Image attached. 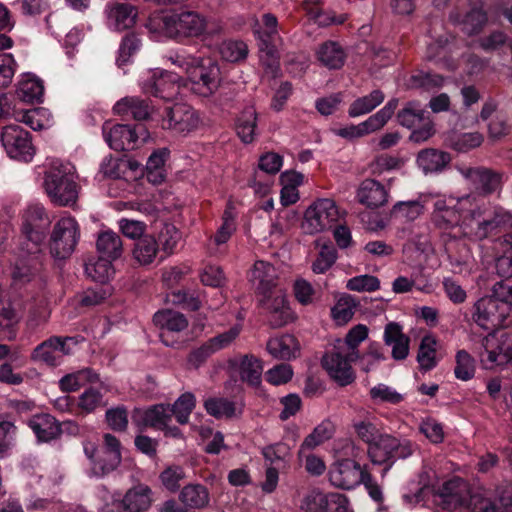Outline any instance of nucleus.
Returning <instances> with one entry per match:
<instances>
[{
  "label": "nucleus",
  "mask_w": 512,
  "mask_h": 512,
  "mask_svg": "<svg viewBox=\"0 0 512 512\" xmlns=\"http://www.w3.org/2000/svg\"><path fill=\"white\" fill-rule=\"evenodd\" d=\"M121 463V454H110L101 450L97 459L93 461L91 471L97 477H103L114 471Z\"/></svg>",
  "instance_id": "603ef678"
},
{
  "label": "nucleus",
  "mask_w": 512,
  "mask_h": 512,
  "mask_svg": "<svg viewBox=\"0 0 512 512\" xmlns=\"http://www.w3.org/2000/svg\"><path fill=\"white\" fill-rule=\"evenodd\" d=\"M188 79L195 93L204 97L212 95L220 84L218 63L210 58L199 57L197 64L191 69Z\"/></svg>",
  "instance_id": "f8f14e48"
},
{
  "label": "nucleus",
  "mask_w": 512,
  "mask_h": 512,
  "mask_svg": "<svg viewBox=\"0 0 512 512\" xmlns=\"http://www.w3.org/2000/svg\"><path fill=\"white\" fill-rule=\"evenodd\" d=\"M220 54L228 62H239L246 59L248 46L240 40H228L221 44Z\"/></svg>",
  "instance_id": "bf43d9fd"
},
{
  "label": "nucleus",
  "mask_w": 512,
  "mask_h": 512,
  "mask_svg": "<svg viewBox=\"0 0 512 512\" xmlns=\"http://www.w3.org/2000/svg\"><path fill=\"white\" fill-rule=\"evenodd\" d=\"M43 91L44 87L41 80L34 76L26 75L18 84L17 95L25 102H34L40 100Z\"/></svg>",
  "instance_id": "de8ad7c7"
},
{
  "label": "nucleus",
  "mask_w": 512,
  "mask_h": 512,
  "mask_svg": "<svg viewBox=\"0 0 512 512\" xmlns=\"http://www.w3.org/2000/svg\"><path fill=\"white\" fill-rule=\"evenodd\" d=\"M449 18L452 23L460 25L462 31L469 36L478 34L487 23V14L482 6L472 7L464 15L453 12Z\"/></svg>",
  "instance_id": "bb28decb"
},
{
  "label": "nucleus",
  "mask_w": 512,
  "mask_h": 512,
  "mask_svg": "<svg viewBox=\"0 0 512 512\" xmlns=\"http://www.w3.org/2000/svg\"><path fill=\"white\" fill-rule=\"evenodd\" d=\"M502 345L498 332L489 333L481 340V350L479 351L480 362L485 369H493L502 365Z\"/></svg>",
  "instance_id": "473e14b6"
},
{
  "label": "nucleus",
  "mask_w": 512,
  "mask_h": 512,
  "mask_svg": "<svg viewBox=\"0 0 512 512\" xmlns=\"http://www.w3.org/2000/svg\"><path fill=\"white\" fill-rule=\"evenodd\" d=\"M237 135L244 143H251L257 135V113L253 106L246 107L236 120Z\"/></svg>",
  "instance_id": "a19ab883"
},
{
  "label": "nucleus",
  "mask_w": 512,
  "mask_h": 512,
  "mask_svg": "<svg viewBox=\"0 0 512 512\" xmlns=\"http://www.w3.org/2000/svg\"><path fill=\"white\" fill-rule=\"evenodd\" d=\"M142 90L163 100H172L180 94V77L172 72L153 73L142 83Z\"/></svg>",
  "instance_id": "4be33fe9"
},
{
  "label": "nucleus",
  "mask_w": 512,
  "mask_h": 512,
  "mask_svg": "<svg viewBox=\"0 0 512 512\" xmlns=\"http://www.w3.org/2000/svg\"><path fill=\"white\" fill-rule=\"evenodd\" d=\"M450 161L449 153L434 148L421 150L416 159L418 167L425 174L442 172Z\"/></svg>",
  "instance_id": "2f4dec72"
},
{
  "label": "nucleus",
  "mask_w": 512,
  "mask_h": 512,
  "mask_svg": "<svg viewBox=\"0 0 512 512\" xmlns=\"http://www.w3.org/2000/svg\"><path fill=\"white\" fill-rule=\"evenodd\" d=\"M106 405L107 402L104 400L103 394L93 387L86 389L78 399V407L86 414Z\"/></svg>",
  "instance_id": "680f3d73"
},
{
  "label": "nucleus",
  "mask_w": 512,
  "mask_h": 512,
  "mask_svg": "<svg viewBox=\"0 0 512 512\" xmlns=\"http://www.w3.org/2000/svg\"><path fill=\"white\" fill-rule=\"evenodd\" d=\"M473 491L467 481L459 477H453L445 481L438 489L436 496L439 498V504L445 509H456L465 507Z\"/></svg>",
  "instance_id": "f3484780"
},
{
  "label": "nucleus",
  "mask_w": 512,
  "mask_h": 512,
  "mask_svg": "<svg viewBox=\"0 0 512 512\" xmlns=\"http://www.w3.org/2000/svg\"><path fill=\"white\" fill-rule=\"evenodd\" d=\"M172 416L173 411L170 409V405L156 404L145 410L135 409L132 414V422L140 431L147 427L161 430L166 428Z\"/></svg>",
  "instance_id": "5701e85b"
},
{
  "label": "nucleus",
  "mask_w": 512,
  "mask_h": 512,
  "mask_svg": "<svg viewBox=\"0 0 512 512\" xmlns=\"http://www.w3.org/2000/svg\"><path fill=\"white\" fill-rule=\"evenodd\" d=\"M384 343L392 348L394 360H404L409 354V338L402 332L399 324L388 323L383 335Z\"/></svg>",
  "instance_id": "c85d7f7f"
},
{
  "label": "nucleus",
  "mask_w": 512,
  "mask_h": 512,
  "mask_svg": "<svg viewBox=\"0 0 512 512\" xmlns=\"http://www.w3.org/2000/svg\"><path fill=\"white\" fill-rule=\"evenodd\" d=\"M397 106L398 99L393 98L389 100L382 109L371 115L364 122H361L358 125H351L349 127L342 128L337 134L343 138L352 139L363 137L372 132L378 131L391 119Z\"/></svg>",
  "instance_id": "2eb2a0df"
},
{
  "label": "nucleus",
  "mask_w": 512,
  "mask_h": 512,
  "mask_svg": "<svg viewBox=\"0 0 512 512\" xmlns=\"http://www.w3.org/2000/svg\"><path fill=\"white\" fill-rule=\"evenodd\" d=\"M178 500L188 512H195L208 506L210 497L208 489L201 484H188L182 488Z\"/></svg>",
  "instance_id": "7c9ffc66"
},
{
  "label": "nucleus",
  "mask_w": 512,
  "mask_h": 512,
  "mask_svg": "<svg viewBox=\"0 0 512 512\" xmlns=\"http://www.w3.org/2000/svg\"><path fill=\"white\" fill-rule=\"evenodd\" d=\"M204 407L208 414L216 418H230L235 415V403L226 398H209L205 401Z\"/></svg>",
  "instance_id": "13d9d810"
},
{
  "label": "nucleus",
  "mask_w": 512,
  "mask_h": 512,
  "mask_svg": "<svg viewBox=\"0 0 512 512\" xmlns=\"http://www.w3.org/2000/svg\"><path fill=\"white\" fill-rule=\"evenodd\" d=\"M337 250L332 244H323L312 263V271L316 274L327 272L337 260Z\"/></svg>",
  "instance_id": "4d7b16f0"
},
{
  "label": "nucleus",
  "mask_w": 512,
  "mask_h": 512,
  "mask_svg": "<svg viewBox=\"0 0 512 512\" xmlns=\"http://www.w3.org/2000/svg\"><path fill=\"white\" fill-rule=\"evenodd\" d=\"M112 261L100 255L97 259L90 260L85 264V273L93 281L105 283L114 274Z\"/></svg>",
  "instance_id": "a18cd8bd"
},
{
  "label": "nucleus",
  "mask_w": 512,
  "mask_h": 512,
  "mask_svg": "<svg viewBox=\"0 0 512 512\" xmlns=\"http://www.w3.org/2000/svg\"><path fill=\"white\" fill-rule=\"evenodd\" d=\"M80 239V226L70 215L61 217L54 225L49 239V250L56 259H67Z\"/></svg>",
  "instance_id": "0eeeda50"
},
{
  "label": "nucleus",
  "mask_w": 512,
  "mask_h": 512,
  "mask_svg": "<svg viewBox=\"0 0 512 512\" xmlns=\"http://www.w3.org/2000/svg\"><path fill=\"white\" fill-rule=\"evenodd\" d=\"M122 507L129 512H144L152 504V490L146 484H137L125 493Z\"/></svg>",
  "instance_id": "cd10ccee"
},
{
  "label": "nucleus",
  "mask_w": 512,
  "mask_h": 512,
  "mask_svg": "<svg viewBox=\"0 0 512 512\" xmlns=\"http://www.w3.org/2000/svg\"><path fill=\"white\" fill-rule=\"evenodd\" d=\"M356 197L362 205L376 209L388 202L389 192L379 181L368 178L359 185Z\"/></svg>",
  "instance_id": "a878e982"
},
{
  "label": "nucleus",
  "mask_w": 512,
  "mask_h": 512,
  "mask_svg": "<svg viewBox=\"0 0 512 512\" xmlns=\"http://www.w3.org/2000/svg\"><path fill=\"white\" fill-rule=\"evenodd\" d=\"M445 252L448 256L451 270L456 274H468L474 267V257L469 245L458 239V233H445L442 236Z\"/></svg>",
  "instance_id": "4468645a"
},
{
  "label": "nucleus",
  "mask_w": 512,
  "mask_h": 512,
  "mask_svg": "<svg viewBox=\"0 0 512 512\" xmlns=\"http://www.w3.org/2000/svg\"><path fill=\"white\" fill-rule=\"evenodd\" d=\"M77 343L74 337L52 336L33 349L31 360L49 367L59 366L63 357L72 353L71 344L76 346Z\"/></svg>",
  "instance_id": "9b49d317"
},
{
  "label": "nucleus",
  "mask_w": 512,
  "mask_h": 512,
  "mask_svg": "<svg viewBox=\"0 0 512 512\" xmlns=\"http://www.w3.org/2000/svg\"><path fill=\"white\" fill-rule=\"evenodd\" d=\"M475 200L474 194H466L461 197L427 194L423 201H432L431 223L442 231V237L445 233L457 232L462 215L469 207L473 206Z\"/></svg>",
  "instance_id": "f03ea898"
},
{
  "label": "nucleus",
  "mask_w": 512,
  "mask_h": 512,
  "mask_svg": "<svg viewBox=\"0 0 512 512\" xmlns=\"http://www.w3.org/2000/svg\"><path fill=\"white\" fill-rule=\"evenodd\" d=\"M317 59L328 69H339L344 65L345 52L342 47L334 41H326L317 49Z\"/></svg>",
  "instance_id": "ea45409f"
},
{
  "label": "nucleus",
  "mask_w": 512,
  "mask_h": 512,
  "mask_svg": "<svg viewBox=\"0 0 512 512\" xmlns=\"http://www.w3.org/2000/svg\"><path fill=\"white\" fill-rule=\"evenodd\" d=\"M454 374L457 379L462 381H467L474 377L475 360L466 350H459L457 352Z\"/></svg>",
  "instance_id": "0e129e2a"
},
{
  "label": "nucleus",
  "mask_w": 512,
  "mask_h": 512,
  "mask_svg": "<svg viewBox=\"0 0 512 512\" xmlns=\"http://www.w3.org/2000/svg\"><path fill=\"white\" fill-rule=\"evenodd\" d=\"M339 216V209L334 200L318 199L306 209L301 227L307 234H316L330 229L338 221Z\"/></svg>",
  "instance_id": "1a4fd4ad"
},
{
  "label": "nucleus",
  "mask_w": 512,
  "mask_h": 512,
  "mask_svg": "<svg viewBox=\"0 0 512 512\" xmlns=\"http://www.w3.org/2000/svg\"><path fill=\"white\" fill-rule=\"evenodd\" d=\"M151 23L165 35L175 39L199 37L208 25L206 18L196 11L159 15L154 17Z\"/></svg>",
  "instance_id": "39448f33"
},
{
  "label": "nucleus",
  "mask_w": 512,
  "mask_h": 512,
  "mask_svg": "<svg viewBox=\"0 0 512 512\" xmlns=\"http://www.w3.org/2000/svg\"><path fill=\"white\" fill-rule=\"evenodd\" d=\"M357 359L350 358L347 351L335 345L334 350L323 357L322 364L331 378L339 385L346 386L355 379L351 363Z\"/></svg>",
  "instance_id": "dca6fc26"
},
{
  "label": "nucleus",
  "mask_w": 512,
  "mask_h": 512,
  "mask_svg": "<svg viewBox=\"0 0 512 512\" xmlns=\"http://www.w3.org/2000/svg\"><path fill=\"white\" fill-rule=\"evenodd\" d=\"M423 211L424 206L419 200L400 201L393 206L391 215L400 220L414 221L423 214Z\"/></svg>",
  "instance_id": "3c124183"
},
{
  "label": "nucleus",
  "mask_w": 512,
  "mask_h": 512,
  "mask_svg": "<svg viewBox=\"0 0 512 512\" xmlns=\"http://www.w3.org/2000/svg\"><path fill=\"white\" fill-rule=\"evenodd\" d=\"M44 188L51 201L58 206H71L78 199L75 168L59 160L51 162L45 172Z\"/></svg>",
  "instance_id": "7ed1b4c3"
},
{
  "label": "nucleus",
  "mask_w": 512,
  "mask_h": 512,
  "mask_svg": "<svg viewBox=\"0 0 512 512\" xmlns=\"http://www.w3.org/2000/svg\"><path fill=\"white\" fill-rule=\"evenodd\" d=\"M105 15L108 28L121 32L134 26L138 12L128 2L111 1L105 7Z\"/></svg>",
  "instance_id": "b1692460"
},
{
  "label": "nucleus",
  "mask_w": 512,
  "mask_h": 512,
  "mask_svg": "<svg viewBox=\"0 0 512 512\" xmlns=\"http://www.w3.org/2000/svg\"><path fill=\"white\" fill-rule=\"evenodd\" d=\"M195 402V396L187 392L182 394L174 404L170 406L178 423L186 424L188 422L189 416L195 407Z\"/></svg>",
  "instance_id": "e2e57ef3"
},
{
  "label": "nucleus",
  "mask_w": 512,
  "mask_h": 512,
  "mask_svg": "<svg viewBox=\"0 0 512 512\" xmlns=\"http://www.w3.org/2000/svg\"><path fill=\"white\" fill-rule=\"evenodd\" d=\"M233 366L237 369L242 381L251 386H258L263 373L262 362L254 355H243L233 360Z\"/></svg>",
  "instance_id": "c756f323"
},
{
  "label": "nucleus",
  "mask_w": 512,
  "mask_h": 512,
  "mask_svg": "<svg viewBox=\"0 0 512 512\" xmlns=\"http://www.w3.org/2000/svg\"><path fill=\"white\" fill-rule=\"evenodd\" d=\"M141 126L105 123L102 131L105 141L115 151H129L136 148Z\"/></svg>",
  "instance_id": "412c9836"
},
{
  "label": "nucleus",
  "mask_w": 512,
  "mask_h": 512,
  "mask_svg": "<svg viewBox=\"0 0 512 512\" xmlns=\"http://www.w3.org/2000/svg\"><path fill=\"white\" fill-rule=\"evenodd\" d=\"M255 290L263 295L262 305L269 312V322L272 327H281L291 318L289 307L284 296H268L276 286L277 274L273 265L268 262L256 261L249 278Z\"/></svg>",
  "instance_id": "f257e3e1"
},
{
  "label": "nucleus",
  "mask_w": 512,
  "mask_h": 512,
  "mask_svg": "<svg viewBox=\"0 0 512 512\" xmlns=\"http://www.w3.org/2000/svg\"><path fill=\"white\" fill-rule=\"evenodd\" d=\"M367 336V327L365 325L359 324L353 327L343 340L338 339L335 345L347 351L350 358H359V352L357 348L359 344L367 338Z\"/></svg>",
  "instance_id": "49530a36"
},
{
  "label": "nucleus",
  "mask_w": 512,
  "mask_h": 512,
  "mask_svg": "<svg viewBox=\"0 0 512 512\" xmlns=\"http://www.w3.org/2000/svg\"><path fill=\"white\" fill-rule=\"evenodd\" d=\"M47 111L43 108L18 111L15 118L19 122H23L33 130H41L48 125L46 118Z\"/></svg>",
  "instance_id": "052dcab7"
},
{
  "label": "nucleus",
  "mask_w": 512,
  "mask_h": 512,
  "mask_svg": "<svg viewBox=\"0 0 512 512\" xmlns=\"http://www.w3.org/2000/svg\"><path fill=\"white\" fill-rule=\"evenodd\" d=\"M367 471L350 459L335 462L329 470V480L337 488L350 490L361 484Z\"/></svg>",
  "instance_id": "6ab92c4d"
},
{
  "label": "nucleus",
  "mask_w": 512,
  "mask_h": 512,
  "mask_svg": "<svg viewBox=\"0 0 512 512\" xmlns=\"http://www.w3.org/2000/svg\"><path fill=\"white\" fill-rule=\"evenodd\" d=\"M28 425L39 441L47 442L53 440L61 433V428L56 419L49 414L34 416L29 420Z\"/></svg>",
  "instance_id": "c9c22d12"
},
{
  "label": "nucleus",
  "mask_w": 512,
  "mask_h": 512,
  "mask_svg": "<svg viewBox=\"0 0 512 512\" xmlns=\"http://www.w3.org/2000/svg\"><path fill=\"white\" fill-rule=\"evenodd\" d=\"M356 306L357 303L352 296L341 297L332 308L333 318L339 323H347L352 319Z\"/></svg>",
  "instance_id": "69168bd1"
},
{
  "label": "nucleus",
  "mask_w": 512,
  "mask_h": 512,
  "mask_svg": "<svg viewBox=\"0 0 512 512\" xmlns=\"http://www.w3.org/2000/svg\"><path fill=\"white\" fill-rule=\"evenodd\" d=\"M259 52L262 66L267 72L276 75L279 70V56L275 46L271 41L261 37Z\"/></svg>",
  "instance_id": "5fc2aeb1"
},
{
  "label": "nucleus",
  "mask_w": 512,
  "mask_h": 512,
  "mask_svg": "<svg viewBox=\"0 0 512 512\" xmlns=\"http://www.w3.org/2000/svg\"><path fill=\"white\" fill-rule=\"evenodd\" d=\"M310 499L317 505L312 508L314 512H346L348 499L341 493H314Z\"/></svg>",
  "instance_id": "58836bf2"
},
{
  "label": "nucleus",
  "mask_w": 512,
  "mask_h": 512,
  "mask_svg": "<svg viewBox=\"0 0 512 512\" xmlns=\"http://www.w3.org/2000/svg\"><path fill=\"white\" fill-rule=\"evenodd\" d=\"M414 452L410 440L396 438L390 434H382L380 438L367 448L369 460L374 465H383L381 476L385 477L398 459H406Z\"/></svg>",
  "instance_id": "423d86ee"
},
{
  "label": "nucleus",
  "mask_w": 512,
  "mask_h": 512,
  "mask_svg": "<svg viewBox=\"0 0 512 512\" xmlns=\"http://www.w3.org/2000/svg\"><path fill=\"white\" fill-rule=\"evenodd\" d=\"M261 454L270 467L283 469L291 459V449L286 443H274L262 448Z\"/></svg>",
  "instance_id": "79ce46f5"
},
{
  "label": "nucleus",
  "mask_w": 512,
  "mask_h": 512,
  "mask_svg": "<svg viewBox=\"0 0 512 512\" xmlns=\"http://www.w3.org/2000/svg\"><path fill=\"white\" fill-rule=\"evenodd\" d=\"M417 361L420 368L424 371H429L436 366V340L434 337H423L420 343Z\"/></svg>",
  "instance_id": "8fccbe9b"
},
{
  "label": "nucleus",
  "mask_w": 512,
  "mask_h": 512,
  "mask_svg": "<svg viewBox=\"0 0 512 512\" xmlns=\"http://www.w3.org/2000/svg\"><path fill=\"white\" fill-rule=\"evenodd\" d=\"M201 125L199 113L187 103H175L166 107L161 126L177 136L186 137Z\"/></svg>",
  "instance_id": "6e6552de"
},
{
  "label": "nucleus",
  "mask_w": 512,
  "mask_h": 512,
  "mask_svg": "<svg viewBox=\"0 0 512 512\" xmlns=\"http://www.w3.org/2000/svg\"><path fill=\"white\" fill-rule=\"evenodd\" d=\"M467 214L462 215L459 227L457 228L458 239L482 240L486 238L491 231V224L488 219L482 217V211L473 201V206L466 210Z\"/></svg>",
  "instance_id": "aec40b11"
},
{
  "label": "nucleus",
  "mask_w": 512,
  "mask_h": 512,
  "mask_svg": "<svg viewBox=\"0 0 512 512\" xmlns=\"http://www.w3.org/2000/svg\"><path fill=\"white\" fill-rule=\"evenodd\" d=\"M297 339L290 334L272 337L267 342V351L277 359L290 360L295 358L299 352Z\"/></svg>",
  "instance_id": "f704fd0d"
},
{
  "label": "nucleus",
  "mask_w": 512,
  "mask_h": 512,
  "mask_svg": "<svg viewBox=\"0 0 512 512\" xmlns=\"http://www.w3.org/2000/svg\"><path fill=\"white\" fill-rule=\"evenodd\" d=\"M1 142L7 154L13 159L29 162L35 154L29 133L18 125L4 127Z\"/></svg>",
  "instance_id": "ddd939ff"
},
{
  "label": "nucleus",
  "mask_w": 512,
  "mask_h": 512,
  "mask_svg": "<svg viewBox=\"0 0 512 512\" xmlns=\"http://www.w3.org/2000/svg\"><path fill=\"white\" fill-rule=\"evenodd\" d=\"M98 380V375L90 368L67 374L59 380V387L64 392H73L87 383Z\"/></svg>",
  "instance_id": "c03bdc74"
},
{
  "label": "nucleus",
  "mask_w": 512,
  "mask_h": 512,
  "mask_svg": "<svg viewBox=\"0 0 512 512\" xmlns=\"http://www.w3.org/2000/svg\"><path fill=\"white\" fill-rule=\"evenodd\" d=\"M500 286L511 287V284L505 281L495 283L492 294L478 299L470 310L472 323L484 330H494L505 324L509 313V299L496 294Z\"/></svg>",
  "instance_id": "20e7f679"
},
{
  "label": "nucleus",
  "mask_w": 512,
  "mask_h": 512,
  "mask_svg": "<svg viewBox=\"0 0 512 512\" xmlns=\"http://www.w3.org/2000/svg\"><path fill=\"white\" fill-rule=\"evenodd\" d=\"M352 426L357 437L365 442L368 447L377 441L383 434L379 431L377 426L370 421H354Z\"/></svg>",
  "instance_id": "774afa93"
},
{
  "label": "nucleus",
  "mask_w": 512,
  "mask_h": 512,
  "mask_svg": "<svg viewBox=\"0 0 512 512\" xmlns=\"http://www.w3.org/2000/svg\"><path fill=\"white\" fill-rule=\"evenodd\" d=\"M153 321L161 329L160 338L162 343L170 347H176L175 343L169 340L170 333L181 332L188 327L186 317L173 310L156 312Z\"/></svg>",
  "instance_id": "393cba45"
},
{
  "label": "nucleus",
  "mask_w": 512,
  "mask_h": 512,
  "mask_svg": "<svg viewBox=\"0 0 512 512\" xmlns=\"http://www.w3.org/2000/svg\"><path fill=\"white\" fill-rule=\"evenodd\" d=\"M158 252L157 239L152 235H144L134 243L132 257L139 265L147 266L154 262Z\"/></svg>",
  "instance_id": "4c0bfd02"
},
{
  "label": "nucleus",
  "mask_w": 512,
  "mask_h": 512,
  "mask_svg": "<svg viewBox=\"0 0 512 512\" xmlns=\"http://www.w3.org/2000/svg\"><path fill=\"white\" fill-rule=\"evenodd\" d=\"M404 165L402 158L389 154H381L374 158L370 164L373 175L381 176L384 173L400 170Z\"/></svg>",
  "instance_id": "864d4df0"
},
{
  "label": "nucleus",
  "mask_w": 512,
  "mask_h": 512,
  "mask_svg": "<svg viewBox=\"0 0 512 512\" xmlns=\"http://www.w3.org/2000/svg\"><path fill=\"white\" fill-rule=\"evenodd\" d=\"M427 117L425 111L415 102L408 103L397 114L398 123L408 129H413L420 125Z\"/></svg>",
  "instance_id": "09e8293b"
},
{
  "label": "nucleus",
  "mask_w": 512,
  "mask_h": 512,
  "mask_svg": "<svg viewBox=\"0 0 512 512\" xmlns=\"http://www.w3.org/2000/svg\"><path fill=\"white\" fill-rule=\"evenodd\" d=\"M113 112L119 116H131L135 120H146L150 116L151 107L137 96H127L116 102Z\"/></svg>",
  "instance_id": "72a5a7b5"
},
{
  "label": "nucleus",
  "mask_w": 512,
  "mask_h": 512,
  "mask_svg": "<svg viewBox=\"0 0 512 512\" xmlns=\"http://www.w3.org/2000/svg\"><path fill=\"white\" fill-rule=\"evenodd\" d=\"M181 239L180 231L172 224H165L158 236L159 250L161 249L166 256L174 253Z\"/></svg>",
  "instance_id": "6e6d98bb"
},
{
  "label": "nucleus",
  "mask_w": 512,
  "mask_h": 512,
  "mask_svg": "<svg viewBox=\"0 0 512 512\" xmlns=\"http://www.w3.org/2000/svg\"><path fill=\"white\" fill-rule=\"evenodd\" d=\"M334 433V427L331 422L323 421L316 426L311 434H309L302 446L307 448H314L324 441L330 439Z\"/></svg>",
  "instance_id": "338daca9"
},
{
  "label": "nucleus",
  "mask_w": 512,
  "mask_h": 512,
  "mask_svg": "<svg viewBox=\"0 0 512 512\" xmlns=\"http://www.w3.org/2000/svg\"><path fill=\"white\" fill-rule=\"evenodd\" d=\"M96 248L99 255L116 260L123 253V243L120 235L112 230H105L98 234Z\"/></svg>",
  "instance_id": "e433bc0d"
},
{
  "label": "nucleus",
  "mask_w": 512,
  "mask_h": 512,
  "mask_svg": "<svg viewBox=\"0 0 512 512\" xmlns=\"http://www.w3.org/2000/svg\"><path fill=\"white\" fill-rule=\"evenodd\" d=\"M460 174L474 186L477 195L488 196L498 191L502 184V174L485 167H460Z\"/></svg>",
  "instance_id": "a211bd4d"
},
{
  "label": "nucleus",
  "mask_w": 512,
  "mask_h": 512,
  "mask_svg": "<svg viewBox=\"0 0 512 512\" xmlns=\"http://www.w3.org/2000/svg\"><path fill=\"white\" fill-rule=\"evenodd\" d=\"M49 225L50 219L42 205L32 204L27 207L23 214L22 232L27 240L26 251L29 254L38 252Z\"/></svg>",
  "instance_id": "9d476101"
},
{
  "label": "nucleus",
  "mask_w": 512,
  "mask_h": 512,
  "mask_svg": "<svg viewBox=\"0 0 512 512\" xmlns=\"http://www.w3.org/2000/svg\"><path fill=\"white\" fill-rule=\"evenodd\" d=\"M385 95L379 90H373L370 94L357 98L349 107L350 117H358L373 111L384 101Z\"/></svg>",
  "instance_id": "37998d69"
}]
</instances>
